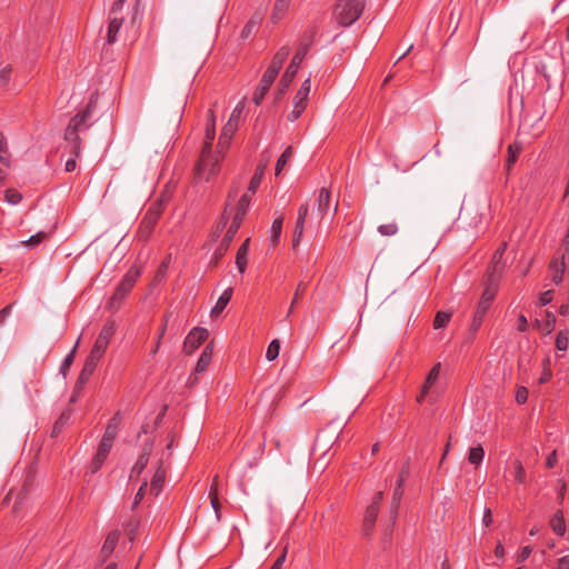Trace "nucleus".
Masks as SVG:
<instances>
[{
    "label": "nucleus",
    "instance_id": "nucleus-1",
    "mask_svg": "<svg viewBox=\"0 0 569 569\" xmlns=\"http://www.w3.org/2000/svg\"><path fill=\"white\" fill-rule=\"evenodd\" d=\"M96 97H91L86 109L78 112L69 122L66 132L64 141L71 148V153L79 157L81 153V138L80 132L89 129L88 120L91 118L93 109L96 107Z\"/></svg>",
    "mask_w": 569,
    "mask_h": 569
},
{
    "label": "nucleus",
    "instance_id": "nucleus-2",
    "mask_svg": "<svg viewBox=\"0 0 569 569\" xmlns=\"http://www.w3.org/2000/svg\"><path fill=\"white\" fill-rule=\"evenodd\" d=\"M289 52H290V50H289L288 47H282L274 54V57H273V59L271 61V64L269 66V68L263 73V76L261 78V81H260V84H259L258 89L256 90V92L253 94V102L256 104H260L261 101L263 100L266 93L268 92V90L271 87L272 82L277 78L280 69L282 68L283 62L288 58Z\"/></svg>",
    "mask_w": 569,
    "mask_h": 569
},
{
    "label": "nucleus",
    "instance_id": "nucleus-3",
    "mask_svg": "<svg viewBox=\"0 0 569 569\" xmlns=\"http://www.w3.org/2000/svg\"><path fill=\"white\" fill-rule=\"evenodd\" d=\"M250 201H251V196L249 193H244L240 198L238 207H237V212L233 217V221H232L231 226L229 227V229L227 230V232L221 241L220 247L214 252L216 262L218 261V259L220 257L223 256V253L230 246L231 241L233 240L238 229L240 228L243 217L248 211Z\"/></svg>",
    "mask_w": 569,
    "mask_h": 569
},
{
    "label": "nucleus",
    "instance_id": "nucleus-4",
    "mask_svg": "<svg viewBox=\"0 0 569 569\" xmlns=\"http://www.w3.org/2000/svg\"><path fill=\"white\" fill-rule=\"evenodd\" d=\"M363 8L365 0H338L333 18L340 26L349 27L360 17Z\"/></svg>",
    "mask_w": 569,
    "mask_h": 569
},
{
    "label": "nucleus",
    "instance_id": "nucleus-5",
    "mask_svg": "<svg viewBox=\"0 0 569 569\" xmlns=\"http://www.w3.org/2000/svg\"><path fill=\"white\" fill-rule=\"evenodd\" d=\"M211 147L212 143L204 142L200 160L196 167V177L199 180L209 181L218 171L221 156L217 152H212Z\"/></svg>",
    "mask_w": 569,
    "mask_h": 569
},
{
    "label": "nucleus",
    "instance_id": "nucleus-6",
    "mask_svg": "<svg viewBox=\"0 0 569 569\" xmlns=\"http://www.w3.org/2000/svg\"><path fill=\"white\" fill-rule=\"evenodd\" d=\"M139 276H140V270L136 269V268H132L127 272L123 280L116 289V292L113 293L112 298L110 299V308L111 309H117L120 306L121 301L132 289L134 282Z\"/></svg>",
    "mask_w": 569,
    "mask_h": 569
},
{
    "label": "nucleus",
    "instance_id": "nucleus-7",
    "mask_svg": "<svg viewBox=\"0 0 569 569\" xmlns=\"http://www.w3.org/2000/svg\"><path fill=\"white\" fill-rule=\"evenodd\" d=\"M497 286L489 284L486 290L482 293V297L478 303L477 310L475 312L472 322H471V330L477 331L482 322V319L488 311L491 301L493 300L497 291Z\"/></svg>",
    "mask_w": 569,
    "mask_h": 569
},
{
    "label": "nucleus",
    "instance_id": "nucleus-8",
    "mask_svg": "<svg viewBox=\"0 0 569 569\" xmlns=\"http://www.w3.org/2000/svg\"><path fill=\"white\" fill-rule=\"evenodd\" d=\"M114 332H116L114 322L113 321L107 322L103 326L102 330L100 331V333L93 345V348L90 352V356L100 360L102 358L103 353L106 352L107 347L110 342V339L112 338Z\"/></svg>",
    "mask_w": 569,
    "mask_h": 569
},
{
    "label": "nucleus",
    "instance_id": "nucleus-9",
    "mask_svg": "<svg viewBox=\"0 0 569 569\" xmlns=\"http://www.w3.org/2000/svg\"><path fill=\"white\" fill-rule=\"evenodd\" d=\"M310 88H311L310 79L305 80L303 83L301 84L300 89L298 90L297 94L293 98V109L288 114L289 121H291V122L296 121L301 116V113L305 111V109L307 108Z\"/></svg>",
    "mask_w": 569,
    "mask_h": 569
},
{
    "label": "nucleus",
    "instance_id": "nucleus-10",
    "mask_svg": "<svg viewBox=\"0 0 569 569\" xmlns=\"http://www.w3.org/2000/svg\"><path fill=\"white\" fill-rule=\"evenodd\" d=\"M306 56V48H301L297 51V53L293 56L290 64L288 66L286 72L281 77L279 81V94H282L290 83L292 82L293 78L296 77L298 69L300 67V63L305 59Z\"/></svg>",
    "mask_w": 569,
    "mask_h": 569
},
{
    "label": "nucleus",
    "instance_id": "nucleus-11",
    "mask_svg": "<svg viewBox=\"0 0 569 569\" xmlns=\"http://www.w3.org/2000/svg\"><path fill=\"white\" fill-rule=\"evenodd\" d=\"M209 332L206 328L196 327L193 328L183 342V351L187 355H192L203 341L208 338Z\"/></svg>",
    "mask_w": 569,
    "mask_h": 569
},
{
    "label": "nucleus",
    "instance_id": "nucleus-12",
    "mask_svg": "<svg viewBox=\"0 0 569 569\" xmlns=\"http://www.w3.org/2000/svg\"><path fill=\"white\" fill-rule=\"evenodd\" d=\"M161 210L162 209H161L160 203L153 204L148 210L146 217L143 218V220L141 222V227L139 230V234L142 239H147L149 237L153 226L156 224L159 216L161 214Z\"/></svg>",
    "mask_w": 569,
    "mask_h": 569
},
{
    "label": "nucleus",
    "instance_id": "nucleus-13",
    "mask_svg": "<svg viewBox=\"0 0 569 569\" xmlns=\"http://www.w3.org/2000/svg\"><path fill=\"white\" fill-rule=\"evenodd\" d=\"M309 206L308 203H303L300 206L298 210V218L296 221L295 230H293V240H292V247L293 249H297L303 234L305 230V222L306 218L308 216Z\"/></svg>",
    "mask_w": 569,
    "mask_h": 569
},
{
    "label": "nucleus",
    "instance_id": "nucleus-14",
    "mask_svg": "<svg viewBox=\"0 0 569 569\" xmlns=\"http://www.w3.org/2000/svg\"><path fill=\"white\" fill-rule=\"evenodd\" d=\"M408 471H409L408 465L403 466V468L399 475V479L397 481L396 488L393 490V496H392V501H391L392 520H395L397 517V512H398L400 500H401L402 492H403L402 488H403Z\"/></svg>",
    "mask_w": 569,
    "mask_h": 569
},
{
    "label": "nucleus",
    "instance_id": "nucleus-15",
    "mask_svg": "<svg viewBox=\"0 0 569 569\" xmlns=\"http://www.w3.org/2000/svg\"><path fill=\"white\" fill-rule=\"evenodd\" d=\"M166 479V471L162 468L161 462L159 463L150 483V492L153 493L156 497L160 495L162 491L163 485Z\"/></svg>",
    "mask_w": 569,
    "mask_h": 569
},
{
    "label": "nucleus",
    "instance_id": "nucleus-16",
    "mask_svg": "<svg viewBox=\"0 0 569 569\" xmlns=\"http://www.w3.org/2000/svg\"><path fill=\"white\" fill-rule=\"evenodd\" d=\"M120 532L118 530L111 531L101 548V556L103 560H106L114 550L117 547V543L119 541Z\"/></svg>",
    "mask_w": 569,
    "mask_h": 569
},
{
    "label": "nucleus",
    "instance_id": "nucleus-17",
    "mask_svg": "<svg viewBox=\"0 0 569 569\" xmlns=\"http://www.w3.org/2000/svg\"><path fill=\"white\" fill-rule=\"evenodd\" d=\"M99 362V359L97 358H93L92 356L89 355L84 366H83V369L80 373V377H79V381H78V386L77 388L80 389L81 386L89 379V377L93 373L97 365Z\"/></svg>",
    "mask_w": 569,
    "mask_h": 569
},
{
    "label": "nucleus",
    "instance_id": "nucleus-18",
    "mask_svg": "<svg viewBox=\"0 0 569 569\" xmlns=\"http://www.w3.org/2000/svg\"><path fill=\"white\" fill-rule=\"evenodd\" d=\"M212 353H213V348H212V343H210L203 349V351L200 355V358L197 361L196 369H194L197 373H201L207 370V368L211 361Z\"/></svg>",
    "mask_w": 569,
    "mask_h": 569
},
{
    "label": "nucleus",
    "instance_id": "nucleus-19",
    "mask_svg": "<svg viewBox=\"0 0 569 569\" xmlns=\"http://www.w3.org/2000/svg\"><path fill=\"white\" fill-rule=\"evenodd\" d=\"M233 133H234V127L232 124L223 127L222 132L219 138L217 153L220 154L222 151H224L229 147V143H230V140H231Z\"/></svg>",
    "mask_w": 569,
    "mask_h": 569
},
{
    "label": "nucleus",
    "instance_id": "nucleus-20",
    "mask_svg": "<svg viewBox=\"0 0 569 569\" xmlns=\"http://www.w3.org/2000/svg\"><path fill=\"white\" fill-rule=\"evenodd\" d=\"M248 250H249V239H247L240 246V248L238 249V252H237V257H236V264L241 273L244 272L246 267H247Z\"/></svg>",
    "mask_w": 569,
    "mask_h": 569
},
{
    "label": "nucleus",
    "instance_id": "nucleus-21",
    "mask_svg": "<svg viewBox=\"0 0 569 569\" xmlns=\"http://www.w3.org/2000/svg\"><path fill=\"white\" fill-rule=\"evenodd\" d=\"M232 297V289L228 288L223 291V293L218 299L216 306L211 310V317H218L219 313L223 311L228 302L230 301Z\"/></svg>",
    "mask_w": 569,
    "mask_h": 569
},
{
    "label": "nucleus",
    "instance_id": "nucleus-22",
    "mask_svg": "<svg viewBox=\"0 0 569 569\" xmlns=\"http://www.w3.org/2000/svg\"><path fill=\"white\" fill-rule=\"evenodd\" d=\"M120 422H121V417H120V413L118 412L108 422L106 431L103 433V438H107V440H114V438L118 433V428L120 426Z\"/></svg>",
    "mask_w": 569,
    "mask_h": 569
},
{
    "label": "nucleus",
    "instance_id": "nucleus-23",
    "mask_svg": "<svg viewBox=\"0 0 569 569\" xmlns=\"http://www.w3.org/2000/svg\"><path fill=\"white\" fill-rule=\"evenodd\" d=\"M330 203V192L328 189L322 188L319 191L318 200H317V209L321 217H323L329 208Z\"/></svg>",
    "mask_w": 569,
    "mask_h": 569
},
{
    "label": "nucleus",
    "instance_id": "nucleus-24",
    "mask_svg": "<svg viewBox=\"0 0 569 569\" xmlns=\"http://www.w3.org/2000/svg\"><path fill=\"white\" fill-rule=\"evenodd\" d=\"M378 512H379V507L377 505L368 506L366 513H365V519H363L365 530L372 529V527L376 522V519L378 517Z\"/></svg>",
    "mask_w": 569,
    "mask_h": 569
},
{
    "label": "nucleus",
    "instance_id": "nucleus-25",
    "mask_svg": "<svg viewBox=\"0 0 569 569\" xmlns=\"http://www.w3.org/2000/svg\"><path fill=\"white\" fill-rule=\"evenodd\" d=\"M551 529L559 536H563L566 532V525L562 511H557L550 520Z\"/></svg>",
    "mask_w": 569,
    "mask_h": 569
},
{
    "label": "nucleus",
    "instance_id": "nucleus-26",
    "mask_svg": "<svg viewBox=\"0 0 569 569\" xmlns=\"http://www.w3.org/2000/svg\"><path fill=\"white\" fill-rule=\"evenodd\" d=\"M266 168H267V161L258 166L253 177L251 178V181L249 184V192L254 193L257 191V189L263 178Z\"/></svg>",
    "mask_w": 569,
    "mask_h": 569
},
{
    "label": "nucleus",
    "instance_id": "nucleus-27",
    "mask_svg": "<svg viewBox=\"0 0 569 569\" xmlns=\"http://www.w3.org/2000/svg\"><path fill=\"white\" fill-rule=\"evenodd\" d=\"M501 259H502L501 251H496L492 257V267H491V272H490V278H489V284L497 286L498 278L501 273V270L498 268V263L501 261Z\"/></svg>",
    "mask_w": 569,
    "mask_h": 569
},
{
    "label": "nucleus",
    "instance_id": "nucleus-28",
    "mask_svg": "<svg viewBox=\"0 0 569 569\" xmlns=\"http://www.w3.org/2000/svg\"><path fill=\"white\" fill-rule=\"evenodd\" d=\"M440 371H441V365L438 362L432 367V369L428 373L422 387L430 391L432 389V387L436 385V382L438 381Z\"/></svg>",
    "mask_w": 569,
    "mask_h": 569
},
{
    "label": "nucleus",
    "instance_id": "nucleus-29",
    "mask_svg": "<svg viewBox=\"0 0 569 569\" xmlns=\"http://www.w3.org/2000/svg\"><path fill=\"white\" fill-rule=\"evenodd\" d=\"M485 457V450L481 446H476L470 448L468 453V461L473 465L476 468H478Z\"/></svg>",
    "mask_w": 569,
    "mask_h": 569
},
{
    "label": "nucleus",
    "instance_id": "nucleus-30",
    "mask_svg": "<svg viewBox=\"0 0 569 569\" xmlns=\"http://www.w3.org/2000/svg\"><path fill=\"white\" fill-rule=\"evenodd\" d=\"M282 223H283L282 217L276 218L272 222L271 230H270V242L272 246L278 244V242L280 240V236H281V231H282Z\"/></svg>",
    "mask_w": 569,
    "mask_h": 569
},
{
    "label": "nucleus",
    "instance_id": "nucleus-31",
    "mask_svg": "<svg viewBox=\"0 0 569 569\" xmlns=\"http://www.w3.org/2000/svg\"><path fill=\"white\" fill-rule=\"evenodd\" d=\"M209 497H210L211 506H212V508L214 510V513H216L217 521H220V519H221V513H220L221 505H220L219 499H218L217 477L213 480V485L211 487Z\"/></svg>",
    "mask_w": 569,
    "mask_h": 569
},
{
    "label": "nucleus",
    "instance_id": "nucleus-32",
    "mask_svg": "<svg viewBox=\"0 0 569 569\" xmlns=\"http://www.w3.org/2000/svg\"><path fill=\"white\" fill-rule=\"evenodd\" d=\"M123 19L113 17L108 28V42L113 43L117 40V34L122 26Z\"/></svg>",
    "mask_w": 569,
    "mask_h": 569
},
{
    "label": "nucleus",
    "instance_id": "nucleus-33",
    "mask_svg": "<svg viewBox=\"0 0 569 569\" xmlns=\"http://www.w3.org/2000/svg\"><path fill=\"white\" fill-rule=\"evenodd\" d=\"M49 233L44 231H39L36 234L31 236L29 239L23 240L20 242L22 247L27 248H36L38 247L43 240L48 238Z\"/></svg>",
    "mask_w": 569,
    "mask_h": 569
},
{
    "label": "nucleus",
    "instance_id": "nucleus-34",
    "mask_svg": "<svg viewBox=\"0 0 569 569\" xmlns=\"http://www.w3.org/2000/svg\"><path fill=\"white\" fill-rule=\"evenodd\" d=\"M216 137V117L212 110L209 111L208 114V124L206 130V140L204 142L212 143Z\"/></svg>",
    "mask_w": 569,
    "mask_h": 569
},
{
    "label": "nucleus",
    "instance_id": "nucleus-35",
    "mask_svg": "<svg viewBox=\"0 0 569 569\" xmlns=\"http://www.w3.org/2000/svg\"><path fill=\"white\" fill-rule=\"evenodd\" d=\"M262 21V14L261 13H254L252 16V18L250 19V21L244 26L242 32H241V37L243 39L248 38L251 32L253 31V29L260 24V22Z\"/></svg>",
    "mask_w": 569,
    "mask_h": 569
},
{
    "label": "nucleus",
    "instance_id": "nucleus-36",
    "mask_svg": "<svg viewBox=\"0 0 569 569\" xmlns=\"http://www.w3.org/2000/svg\"><path fill=\"white\" fill-rule=\"evenodd\" d=\"M550 268L553 271V281L556 283H559L562 280V274L565 271L563 257L561 258V260H557V259L552 260L550 263Z\"/></svg>",
    "mask_w": 569,
    "mask_h": 569
},
{
    "label": "nucleus",
    "instance_id": "nucleus-37",
    "mask_svg": "<svg viewBox=\"0 0 569 569\" xmlns=\"http://www.w3.org/2000/svg\"><path fill=\"white\" fill-rule=\"evenodd\" d=\"M148 461H149L148 452L147 453H141L139 456L137 462L132 467L131 478H133L134 476L139 477L142 473V471L144 470V468L147 467Z\"/></svg>",
    "mask_w": 569,
    "mask_h": 569
},
{
    "label": "nucleus",
    "instance_id": "nucleus-38",
    "mask_svg": "<svg viewBox=\"0 0 569 569\" xmlns=\"http://www.w3.org/2000/svg\"><path fill=\"white\" fill-rule=\"evenodd\" d=\"M520 146L517 143L510 144L508 147V157H507V171L509 172L511 170V167L516 163L518 156L520 153Z\"/></svg>",
    "mask_w": 569,
    "mask_h": 569
},
{
    "label": "nucleus",
    "instance_id": "nucleus-39",
    "mask_svg": "<svg viewBox=\"0 0 569 569\" xmlns=\"http://www.w3.org/2000/svg\"><path fill=\"white\" fill-rule=\"evenodd\" d=\"M292 156V147H288L284 152L280 156V158L277 161L276 166V176H279L284 166L287 164L288 160Z\"/></svg>",
    "mask_w": 569,
    "mask_h": 569
},
{
    "label": "nucleus",
    "instance_id": "nucleus-40",
    "mask_svg": "<svg viewBox=\"0 0 569 569\" xmlns=\"http://www.w3.org/2000/svg\"><path fill=\"white\" fill-rule=\"evenodd\" d=\"M243 108H244V102L243 101L239 102L237 104V107L233 109V111L229 118V121L226 123V126L232 124L234 127V131H236L237 127H238V121L242 113Z\"/></svg>",
    "mask_w": 569,
    "mask_h": 569
},
{
    "label": "nucleus",
    "instance_id": "nucleus-41",
    "mask_svg": "<svg viewBox=\"0 0 569 569\" xmlns=\"http://www.w3.org/2000/svg\"><path fill=\"white\" fill-rule=\"evenodd\" d=\"M112 443H113V440H107V438L102 437L96 455L107 459V457L112 448Z\"/></svg>",
    "mask_w": 569,
    "mask_h": 569
},
{
    "label": "nucleus",
    "instance_id": "nucleus-42",
    "mask_svg": "<svg viewBox=\"0 0 569 569\" xmlns=\"http://www.w3.org/2000/svg\"><path fill=\"white\" fill-rule=\"evenodd\" d=\"M79 341L80 339L77 340L76 342V346L73 347V349L70 351V353L64 358L62 365H61V372L63 376H66L67 371L69 370V368L71 367L73 360H74V355H76V350H77V347L79 345Z\"/></svg>",
    "mask_w": 569,
    "mask_h": 569
},
{
    "label": "nucleus",
    "instance_id": "nucleus-43",
    "mask_svg": "<svg viewBox=\"0 0 569 569\" xmlns=\"http://www.w3.org/2000/svg\"><path fill=\"white\" fill-rule=\"evenodd\" d=\"M399 228L396 222H388L385 224L379 226L378 231L386 237L395 236L397 234Z\"/></svg>",
    "mask_w": 569,
    "mask_h": 569
},
{
    "label": "nucleus",
    "instance_id": "nucleus-44",
    "mask_svg": "<svg viewBox=\"0 0 569 569\" xmlns=\"http://www.w3.org/2000/svg\"><path fill=\"white\" fill-rule=\"evenodd\" d=\"M451 315L445 311L437 312L435 320H433V327L435 329L443 328L450 320Z\"/></svg>",
    "mask_w": 569,
    "mask_h": 569
},
{
    "label": "nucleus",
    "instance_id": "nucleus-45",
    "mask_svg": "<svg viewBox=\"0 0 569 569\" xmlns=\"http://www.w3.org/2000/svg\"><path fill=\"white\" fill-rule=\"evenodd\" d=\"M279 350H280V342L278 340H272L268 346V349L266 352V358L269 361L274 360L279 356Z\"/></svg>",
    "mask_w": 569,
    "mask_h": 569
},
{
    "label": "nucleus",
    "instance_id": "nucleus-46",
    "mask_svg": "<svg viewBox=\"0 0 569 569\" xmlns=\"http://www.w3.org/2000/svg\"><path fill=\"white\" fill-rule=\"evenodd\" d=\"M556 325V317L552 312L547 311L546 312V321L543 323V332L546 335H549L553 331Z\"/></svg>",
    "mask_w": 569,
    "mask_h": 569
},
{
    "label": "nucleus",
    "instance_id": "nucleus-47",
    "mask_svg": "<svg viewBox=\"0 0 569 569\" xmlns=\"http://www.w3.org/2000/svg\"><path fill=\"white\" fill-rule=\"evenodd\" d=\"M6 201L10 204H17L21 201L22 194L13 189H8L4 193Z\"/></svg>",
    "mask_w": 569,
    "mask_h": 569
},
{
    "label": "nucleus",
    "instance_id": "nucleus-48",
    "mask_svg": "<svg viewBox=\"0 0 569 569\" xmlns=\"http://www.w3.org/2000/svg\"><path fill=\"white\" fill-rule=\"evenodd\" d=\"M290 0H277L274 4L273 18L278 19L287 10Z\"/></svg>",
    "mask_w": 569,
    "mask_h": 569
},
{
    "label": "nucleus",
    "instance_id": "nucleus-49",
    "mask_svg": "<svg viewBox=\"0 0 569 569\" xmlns=\"http://www.w3.org/2000/svg\"><path fill=\"white\" fill-rule=\"evenodd\" d=\"M556 347L558 350H566L568 348V336L560 331L556 338Z\"/></svg>",
    "mask_w": 569,
    "mask_h": 569
},
{
    "label": "nucleus",
    "instance_id": "nucleus-50",
    "mask_svg": "<svg viewBox=\"0 0 569 569\" xmlns=\"http://www.w3.org/2000/svg\"><path fill=\"white\" fill-rule=\"evenodd\" d=\"M147 486H148V482L147 480H144L142 482V485L140 486L138 492L136 493L134 496V500H133V503H132V508L134 509L141 501L142 499L144 498V495H146V490H147Z\"/></svg>",
    "mask_w": 569,
    "mask_h": 569
},
{
    "label": "nucleus",
    "instance_id": "nucleus-51",
    "mask_svg": "<svg viewBox=\"0 0 569 569\" xmlns=\"http://www.w3.org/2000/svg\"><path fill=\"white\" fill-rule=\"evenodd\" d=\"M303 290H305V284H303V282H300L298 284V287H297V290H296L295 297H293V299L291 301V305H290V308L288 310L287 317H289L292 313V310H293L295 306L297 305L298 300L300 299L301 293H302Z\"/></svg>",
    "mask_w": 569,
    "mask_h": 569
},
{
    "label": "nucleus",
    "instance_id": "nucleus-52",
    "mask_svg": "<svg viewBox=\"0 0 569 569\" xmlns=\"http://www.w3.org/2000/svg\"><path fill=\"white\" fill-rule=\"evenodd\" d=\"M7 140L4 138V136L0 132V163L2 164H8V159L7 157L4 156V153L7 152Z\"/></svg>",
    "mask_w": 569,
    "mask_h": 569
},
{
    "label": "nucleus",
    "instance_id": "nucleus-53",
    "mask_svg": "<svg viewBox=\"0 0 569 569\" xmlns=\"http://www.w3.org/2000/svg\"><path fill=\"white\" fill-rule=\"evenodd\" d=\"M525 469L520 461L515 462V478L518 482L522 483L525 481Z\"/></svg>",
    "mask_w": 569,
    "mask_h": 569
},
{
    "label": "nucleus",
    "instance_id": "nucleus-54",
    "mask_svg": "<svg viewBox=\"0 0 569 569\" xmlns=\"http://www.w3.org/2000/svg\"><path fill=\"white\" fill-rule=\"evenodd\" d=\"M167 322H168V318L166 317L164 318V322L162 325V327L160 328V331H159V335L157 336V341H156V346L152 350V353L156 355L159 350V347H160V343H161V340L164 336V332H166V329H167Z\"/></svg>",
    "mask_w": 569,
    "mask_h": 569
},
{
    "label": "nucleus",
    "instance_id": "nucleus-55",
    "mask_svg": "<svg viewBox=\"0 0 569 569\" xmlns=\"http://www.w3.org/2000/svg\"><path fill=\"white\" fill-rule=\"evenodd\" d=\"M528 399V389L526 387H519L516 392V401L522 405Z\"/></svg>",
    "mask_w": 569,
    "mask_h": 569
},
{
    "label": "nucleus",
    "instance_id": "nucleus-56",
    "mask_svg": "<svg viewBox=\"0 0 569 569\" xmlns=\"http://www.w3.org/2000/svg\"><path fill=\"white\" fill-rule=\"evenodd\" d=\"M11 71H12V69L10 66H6L0 70V84L1 86H4L9 82Z\"/></svg>",
    "mask_w": 569,
    "mask_h": 569
},
{
    "label": "nucleus",
    "instance_id": "nucleus-57",
    "mask_svg": "<svg viewBox=\"0 0 569 569\" xmlns=\"http://www.w3.org/2000/svg\"><path fill=\"white\" fill-rule=\"evenodd\" d=\"M104 460H106L104 458L99 457V456L96 455L93 460H92L91 467H90L91 468V472H93V473L97 472L101 468V466L103 465Z\"/></svg>",
    "mask_w": 569,
    "mask_h": 569
},
{
    "label": "nucleus",
    "instance_id": "nucleus-58",
    "mask_svg": "<svg viewBox=\"0 0 569 569\" xmlns=\"http://www.w3.org/2000/svg\"><path fill=\"white\" fill-rule=\"evenodd\" d=\"M287 556V547L283 549L282 553L279 556V558L276 560V562L272 565L270 569H281Z\"/></svg>",
    "mask_w": 569,
    "mask_h": 569
},
{
    "label": "nucleus",
    "instance_id": "nucleus-59",
    "mask_svg": "<svg viewBox=\"0 0 569 569\" xmlns=\"http://www.w3.org/2000/svg\"><path fill=\"white\" fill-rule=\"evenodd\" d=\"M539 300L542 306L548 305L552 300V291H545L543 293H541Z\"/></svg>",
    "mask_w": 569,
    "mask_h": 569
},
{
    "label": "nucleus",
    "instance_id": "nucleus-60",
    "mask_svg": "<svg viewBox=\"0 0 569 569\" xmlns=\"http://www.w3.org/2000/svg\"><path fill=\"white\" fill-rule=\"evenodd\" d=\"M482 522L485 526H490L492 522V513L489 508H486L483 511Z\"/></svg>",
    "mask_w": 569,
    "mask_h": 569
},
{
    "label": "nucleus",
    "instance_id": "nucleus-61",
    "mask_svg": "<svg viewBox=\"0 0 569 569\" xmlns=\"http://www.w3.org/2000/svg\"><path fill=\"white\" fill-rule=\"evenodd\" d=\"M531 553L530 547H523L518 556V561L522 562L525 561Z\"/></svg>",
    "mask_w": 569,
    "mask_h": 569
},
{
    "label": "nucleus",
    "instance_id": "nucleus-62",
    "mask_svg": "<svg viewBox=\"0 0 569 569\" xmlns=\"http://www.w3.org/2000/svg\"><path fill=\"white\" fill-rule=\"evenodd\" d=\"M557 463V452L556 450H553L547 458V461H546V466L548 468H552L555 467V465Z\"/></svg>",
    "mask_w": 569,
    "mask_h": 569
},
{
    "label": "nucleus",
    "instance_id": "nucleus-63",
    "mask_svg": "<svg viewBox=\"0 0 569 569\" xmlns=\"http://www.w3.org/2000/svg\"><path fill=\"white\" fill-rule=\"evenodd\" d=\"M124 2H126V0H116L111 7L110 13L111 14L118 13L122 9Z\"/></svg>",
    "mask_w": 569,
    "mask_h": 569
},
{
    "label": "nucleus",
    "instance_id": "nucleus-64",
    "mask_svg": "<svg viewBox=\"0 0 569 569\" xmlns=\"http://www.w3.org/2000/svg\"><path fill=\"white\" fill-rule=\"evenodd\" d=\"M557 569H569V558L562 557L558 560Z\"/></svg>",
    "mask_w": 569,
    "mask_h": 569
}]
</instances>
